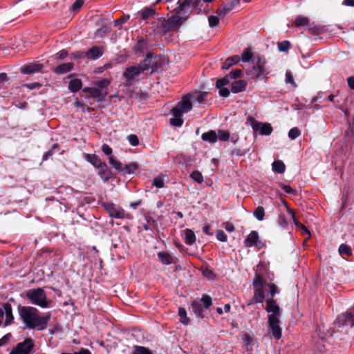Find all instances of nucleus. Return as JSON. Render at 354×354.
Here are the masks:
<instances>
[{
	"instance_id": "obj_5",
	"label": "nucleus",
	"mask_w": 354,
	"mask_h": 354,
	"mask_svg": "<svg viewBox=\"0 0 354 354\" xmlns=\"http://www.w3.org/2000/svg\"><path fill=\"white\" fill-rule=\"evenodd\" d=\"M254 66L248 71V75L253 79L262 80L267 77L270 70L266 67L264 57L257 56L253 59Z\"/></svg>"
},
{
	"instance_id": "obj_57",
	"label": "nucleus",
	"mask_w": 354,
	"mask_h": 354,
	"mask_svg": "<svg viewBox=\"0 0 354 354\" xmlns=\"http://www.w3.org/2000/svg\"><path fill=\"white\" fill-rule=\"evenodd\" d=\"M286 82L291 84H295L293 75L290 71H286Z\"/></svg>"
},
{
	"instance_id": "obj_19",
	"label": "nucleus",
	"mask_w": 354,
	"mask_h": 354,
	"mask_svg": "<svg viewBox=\"0 0 354 354\" xmlns=\"http://www.w3.org/2000/svg\"><path fill=\"white\" fill-rule=\"evenodd\" d=\"M191 310L197 318H204L203 313L205 310V309L203 308L202 304H201L199 301H194L192 303Z\"/></svg>"
},
{
	"instance_id": "obj_26",
	"label": "nucleus",
	"mask_w": 354,
	"mask_h": 354,
	"mask_svg": "<svg viewBox=\"0 0 354 354\" xmlns=\"http://www.w3.org/2000/svg\"><path fill=\"white\" fill-rule=\"evenodd\" d=\"M185 234V243L187 245H192L196 241V236L194 232L190 229H186L184 231Z\"/></svg>"
},
{
	"instance_id": "obj_35",
	"label": "nucleus",
	"mask_w": 354,
	"mask_h": 354,
	"mask_svg": "<svg viewBox=\"0 0 354 354\" xmlns=\"http://www.w3.org/2000/svg\"><path fill=\"white\" fill-rule=\"evenodd\" d=\"M178 315L180 317V322L184 324L187 325L189 322V319L187 315V311L184 308H178Z\"/></svg>"
},
{
	"instance_id": "obj_47",
	"label": "nucleus",
	"mask_w": 354,
	"mask_h": 354,
	"mask_svg": "<svg viewBox=\"0 0 354 354\" xmlns=\"http://www.w3.org/2000/svg\"><path fill=\"white\" fill-rule=\"evenodd\" d=\"M230 83V80L227 75L223 78L218 79L216 81V88H223L225 86L227 85Z\"/></svg>"
},
{
	"instance_id": "obj_7",
	"label": "nucleus",
	"mask_w": 354,
	"mask_h": 354,
	"mask_svg": "<svg viewBox=\"0 0 354 354\" xmlns=\"http://www.w3.org/2000/svg\"><path fill=\"white\" fill-rule=\"evenodd\" d=\"M101 205L111 218L129 220L133 218L131 214L127 213L123 208L112 202L104 201Z\"/></svg>"
},
{
	"instance_id": "obj_28",
	"label": "nucleus",
	"mask_w": 354,
	"mask_h": 354,
	"mask_svg": "<svg viewBox=\"0 0 354 354\" xmlns=\"http://www.w3.org/2000/svg\"><path fill=\"white\" fill-rule=\"evenodd\" d=\"M272 169L274 172L283 174L285 171L286 165L281 160H275L272 164Z\"/></svg>"
},
{
	"instance_id": "obj_51",
	"label": "nucleus",
	"mask_w": 354,
	"mask_h": 354,
	"mask_svg": "<svg viewBox=\"0 0 354 354\" xmlns=\"http://www.w3.org/2000/svg\"><path fill=\"white\" fill-rule=\"evenodd\" d=\"M84 4L83 0H76L71 6V10L74 12H78Z\"/></svg>"
},
{
	"instance_id": "obj_41",
	"label": "nucleus",
	"mask_w": 354,
	"mask_h": 354,
	"mask_svg": "<svg viewBox=\"0 0 354 354\" xmlns=\"http://www.w3.org/2000/svg\"><path fill=\"white\" fill-rule=\"evenodd\" d=\"M132 354H152L151 351L144 346H134Z\"/></svg>"
},
{
	"instance_id": "obj_63",
	"label": "nucleus",
	"mask_w": 354,
	"mask_h": 354,
	"mask_svg": "<svg viewBox=\"0 0 354 354\" xmlns=\"http://www.w3.org/2000/svg\"><path fill=\"white\" fill-rule=\"evenodd\" d=\"M281 187L287 194H292L294 189L288 185L281 184Z\"/></svg>"
},
{
	"instance_id": "obj_60",
	"label": "nucleus",
	"mask_w": 354,
	"mask_h": 354,
	"mask_svg": "<svg viewBox=\"0 0 354 354\" xmlns=\"http://www.w3.org/2000/svg\"><path fill=\"white\" fill-rule=\"evenodd\" d=\"M102 150L106 155L109 156V158L112 156V149L108 145L104 144L102 146Z\"/></svg>"
},
{
	"instance_id": "obj_61",
	"label": "nucleus",
	"mask_w": 354,
	"mask_h": 354,
	"mask_svg": "<svg viewBox=\"0 0 354 354\" xmlns=\"http://www.w3.org/2000/svg\"><path fill=\"white\" fill-rule=\"evenodd\" d=\"M230 90L227 88H219V95L223 97H227L230 95Z\"/></svg>"
},
{
	"instance_id": "obj_22",
	"label": "nucleus",
	"mask_w": 354,
	"mask_h": 354,
	"mask_svg": "<svg viewBox=\"0 0 354 354\" xmlns=\"http://www.w3.org/2000/svg\"><path fill=\"white\" fill-rule=\"evenodd\" d=\"M317 333L319 338L324 339L327 337L332 336L333 330L330 328H326L324 325H320L317 328Z\"/></svg>"
},
{
	"instance_id": "obj_25",
	"label": "nucleus",
	"mask_w": 354,
	"mask_h": 354,
	"mask_svg": "<svg viewBox=\"0 0 354 354\" xmlns=\"http://www.w3.org/2000/svg\"><path fill=\"white\" fill-rule=\"evenodd\" d=\"M264 299V291L261 288H258L254 292V295L251 299L248 305H252L257 303H263Z\"/></svg>"
},
{
	"instance_id": "obj_64",
	"label": "nucleus",
	"mask_w": 354,
	"mask_h": 354,
	"mask_svg": "<svg viewBox=\"0 0 354 354\" xmlns=\"http://www.w3.org/2000/svg\"><path fill=\"white\" fill-rule=\"evenodd\" d=\"M347 82L348 87L351 89L354 90V76L349 77L347 79Z\"/></svg>"
},
{
	"instance_id": "obj_59",
	"label": "nucleus",
	"mask_w": 354,
	"mask_h": 354,
	"mask_svg": "<svg viewBox=\"0 0 354 354\" xmlns=\"http://www.w3.org/2000/svg\"><path fill=\"white\" fill-rule=\"evenodd\" d=\"M68 56V52L66 50H62L55 54V58L57 59H63Z\"/></svg>"
},
{
	"instance_id": "obj_33",
	"label": "nucleus",
	"mask_w": 354,
	"mask_h": 354,
	"mask_svg": "<svg viewBox=\"0 0 354 354\" xmlns=\"http://www.w3.org/2000/svg\"><path fill=\"white\" fill-rule=\"evenodd\" d=\"M253 57V53L251 50V48H245L241 54V57H240L241 60L243 62H249L252 61Z\"/></svg>"
},
{
	"instance_id": "obj_15",
	"label": "nucleus",
	"mask_w": 354,
	"mask_h": 354,
	"mask_svg": "<svg viewBox=\"0 0 354 354\" xmlns=\"http://www.w3.org/2000/svg\"><path fill=\"white\" fill-rule=\"evenodd\" d=\"M156 59V55L149 53L147 54L145 58L138 65L143 72L150 68H151L152 71L157 70L158 67L155 62Z\"/></svg>"
},
{
	"instance_id": "obj_8",
	"label": "nucleus",
	"mask_w": 354,
	"mask_h": 354,
	"mask_svg": "<svg viewBox=\"0 0 354 354\" xmlns=\"http://www.w3.org/2000/svg\"><path fill=\"white\" fill-rule=\"evenodd\" d=\"M190 13H192L190 10H180V5L177 8L176 15L170 17L167 22L164 21L165 31L169 30L170 28L179 27L187 19Z\"/></svg>"
},
{
	"instance_id": "obj_18",
	"label": "nucleus",
	"mask_w": 354,
	"mask_h": 354,
	"mask_svg": "<svg viewBox=\"0 0 354 354\" xmlns=\"http://www.w3.org/2000/svg\"><path fill=\"white\" fill-rule=\"evenodd\" d=\"M43 68V64L34 62L24 65L21 68V73L24 74H33L39 72Z\"/></svg>"
},
{
	"instance_id": "obj_20",
	"label": "nucleus",
	"mask_w": 354,
	"mask_h": 354,
	"mask_svg": "<svg viewBox=\"0 0 354 354\" xmlns=\"http://www.w3.org/2000/svg\"><path fill=\"white\" fill-rule=\"evenodd\" d=\"M158 257L162 263L170 265L175 263L176 258L166 252H160L158 253Z\"/></svg>"
},
{
	"instance_id": "obj_23",
	"label": "nucleus",
	"mask_w": 354,
	"mask_h": 354,
	"mask_svg": "<svg viewBox=\"0 0 354 354\" xmlns=\"http://www.w3.org/2000/svg\"><path fill=\"white\" fill-rule=\"evenodd\" d=\"M85 159L95 167L99 169L104 164L100 158L95 154H85Z\"/></svg>"
},
{
	"instance_id": "obj_4",
	"label": "nucleus",
	"mask_w": 354,
	"mask_h": 354,
	"mask_svg": "<svg viewBox=\"0 0 354 354\" xmlns=\"http://www.w3.org/2000/svg\"><path fill=\"white\" fill-rule=\"evenodd\" d=\"M110 80L102 79L95 82V87H85L83 92L88 94L89 97H93L98 102H103L109 94L108 87L110 85Z\"/></svg>"
},
{
	"instance_id": "obj_34",
	"label": "nucleus",
	"mask_w": 354,
	"mask_h": 354,
	"mask_svg": "<svg viewBox=\"0 0 354 354\" xmlns=\"http://www.w3.org/2000/svg\"><path fill=\"white\" fill-rule=\"evenodd\" d=\"M4 309H5L4 313L6 315L5 326H7V325L10 324L12 322L14 317L12 316V308L10 305H7L6 306H5Z\"/></svg>"
},
{
	"instance_id": "obj_45",
	"label": "nucleus",
	"mask_w": 354,
	"mask_h": 354,
	"mask_svg": "<svg viewBox=\"0 0 354 354\" xmlns=\"http://www.w3.org/2000/svg\"><path fill=\"white\" fill-rule=\"evenodd\" d=\"M202 139L209 143H214L218 140L217 134H202Z\"/></svg>"
},
{
	"instance_id": "obj_54",
	"label": "nucleus",
	"mask_w": 354,
	"mask_h": 354,
	"mask_svg": "<svg viewBox=\"0 0 354 354\" xmlns=\"http://www.w3.org/2000/svg\"><path fill=\"white\" fill-rule=\"evenodd\" d=\"M216 239L221 242H225L227 240V236L223 230H218L216 232Z\"/></svg>"
},
{
	"instance_id": "obj_14",
	"label": "nucleus",
	"mask_w": 354,
	"mask_h": 354,
	"mask_svg": "<svg viewBox=\"0 0 354 354\" xmlns=\"http://www.w3.org/2000/svg\"><path fill=\"white\" fill-rule=\"evenodd\" d=\"M335 324L338 327L347 326L352 327L354 326V314L352 312L347 311L337 316Z\"/></svg>"
},
{
	"instance_id": "obj_37",
	"label": "nucleus",
	"mask_w": 354,
	"mask_h": 354,
	"mask_svg": "<svg viewBox=\"0 0 354 354\" xmlns=\"http://www.w3.org/2000/svg\"><path fill=\"white\" fill-rule=\"evenodd\" d=\"M254 216L259 221H261L264 219L265 211L264 208L261 206L257 207L254 211Z\"/></svg>"
},
{
	"instance_id": "obj_55",
	"label": "nucleus",
	"mask_w": 354,
	"mask_h": 354,
	"mask_svg": "<svg viewBox=\"0 0 354 354\" xmlns=\"http://www.w3.org/2000/svg\"><path fill=\"white\" fill-rule=\"evenodd\" d=\"M203 274L205 277L207 278L208 279H213L215 277V274L213 272V271L209 268H205L203 271Z\"/></svg>"
},
{
	"instance_id": "obj_53",
	"label": "nucleus",
	"mask_w": 354,
	"mask_h": 354,
	"mask_svg": "<svg viewBox=\"0 0 354 354\" xmlns=\"http://www.w3.org/2000/svg\"><path fill=\"white\" fill-rule=\"evenodd\" d=\"M208 22H209V26L210 27H215L219 23V18L217 16H214V15L209 16L208 17Z\"/></svg>"
},
{
	"instance_id": "obj_9",
	"label": "nucleus",
	"mask_w": 354,
	"mask_h": 354,
	"mask_svg": "<svg viewBox=\"0 0 354 354\" xmlns=\"http://www.w3.org/2000/svg\"><path fill=\"white\" fill-rule=\"evenodd\" d=\"M109 160L111 166L115 169L124 175L135 174L139 167V165L136 162H132L127 165H123L120 161L116 160L113 156L109 158Z\"/></svg>"
},
{
	"instance_id": "obj_48",
	"label": "nucleus",
	"mask_w": 354,
	"mask_h": 354,
	"mask_svg": "<svg viewBox=\"0 0 354 354\" xmlns=\"http://www.w3.org/2000/svg\"><path fill=\"white\" fill-rule=\"evenodd\" d=\"M146 46H147L146 41L145 39H140L137 42L136 45L135 46L134 50L136 52H140L142 50H144V49L145 48Z\"/></svg>"
},
{
	"instance_id": "obj_24",
	"label": "nucleus",
	"mask_w": 354,
	"mask_h": 354,
	"mask_svg": "<svg viewBox=\"0 0 354 354\" xmlns=\"http://www.w3.org/2000/svg\"><path fill=\"white\" fill-rule=\"evenodd\" d=\"M74 64L72 62L63 63L58 65L55 71L57 74H64L70 72L73 68Z\"/></svg>"
},
{
	"instance_id": "obj_31",
	"label": "nucleus",
	"mask_w": 354,
	"mask_h": 354,
	"mask_svg": "<svg viewBox=\"0 0 354 354\" xmlns=\"http://www.w3.org/2000/svg\"><path fill=\"white\" fill-rule=\"evenodd\" d=\"M207 93L205 92H196L194 94H192V100L193 102H197L198 103H203L206 100L207 98Z\"/></svg>"
},
{
	"instance_id": "obj_43",
	"label": "nucleus",
	"mask_w": 354,
	"mask_h": 354,
	"mask_svg": "<svg viewBox=\"0 0 354 354\" xmlns=\"http://www.w3.org/2000/svg\"><path fill=\"white\" fill-rule=\"evenodd\" d=\"M227 5H226L225 7H224V13L223 15H225L226 13H227L228 12H230V10H232L234 6L238 4L240 1V0H227Z\"/></svg>"
},
{
	"instance_id": "obj_44",
	"label": "nucleus",
	"mask_w": 354,
	"mask_h": 354,
	"mask_svg": "<svg viewBox=\"0 0 354 354\" xmlns=\"http://www.w3.org/2000/svg\"><path fill=\"white\" fill-rule=\"evenodd\" d=\"M218 139L221 141H227L230 139H231V141L234 142V144L237 142V139H235V137L237 136V134H232V136L230 137L231 134H218Z\"/></svg>"
},
{
	"instance_id": "obj_42",
	"label": "nucleus",
	"mask_w": 354,
	"mask_h": 354,
	"mask_svg": "<svg viewBox=\"0 0 354 354\" xmlns=\"http://www.w3.org/2000/svg\"><path fill=\"white\" fill-rule=\"evenodd\" d=\"M156 12L153 8H145L141 11V17L143 20L148 19L150 17L155 15Z\"/></svg>"
},
{
	"instance_id": "obj_49",
	"label": "nucleus",
	"mask_w": 354,
	"mask_h": 354,
	"mask_svg": "<svg viewBox=\"0 0 354 354\" xmlns=\"http://www.w3.org/2000/svg\"><path fill=\"white\" fill-rule=\"evenodd\" d=\"M290 44L288 41H283L278 43V48L281 52H286L290 48Z\"/></svg>"
},
{
	"instance_id": "obj_52",
	"label": "nucleus",
	"mask_w": 354,
	"mask_h": 354,
	"mask_svg": "<svg viewBox=\"0 0 354 354\" xmlns=\"http://www.w3.org/2000/svg\"><path fill=\"white\" fill-rule=\"evenodd\" d=\"M127 140L132 146H137L139 143V140L136 134H129L127 136Z\"/></svg>"
},
{
	"instance_id": "obj_16",
	"label": "nucleus",
	"mask_w": 354,
	"mask_h": 354,
	"mask_svg": "<svg viewBox=\"0 0 354 354\" xmlns=\"http://www.w3.org/2000/svg\"><path fill=\"white\" fill-rule=\"evenodd\" d=\"M142 73H143V71L139 65L130 66L125 69L123 73V76L127 82H131Z\"/></svg>"
},
{
	"instance_id": "obj_11",
	"label": "nucleus",
	"mask_w": 354,
	"mask_h": 354,
	"mask_svg": "<svg viewBox=\"0 0 354 354\" xmlns=\"http://www.w3.org/2000/svg\"><path fill=\"white\" fill-rule=\"evenodd\" d=\"M246 124L250 126L254 133H272V128L269 123H263L256 120L253 117L247 118Z\"/></svg>"
},
{
	"instance_id": "obj_56",
	"label": "nucleus",
	"mask_w": 354,
	"mask_h": 354,
	"mask_svg": "<svg viewBox=\"0 0 354 354\" xmlns=\"http://www.w3.org/2000/svg\"><path fill=\"white\" fill-rule=\"evenodd\" d=\"M278 225L282 228H286L288 222L284 216L280 215L277 220Z\"/></svg>"
},
{
	"instance_id": "obj_6",
	"label": "nucleus",
	"mask_w": 354,
	"mask_h": 354,
	"mask_svg": "<svg viewBox=\"0 0 354 354\" xmlns=\"http://www.w3.org/2000/svg\"><path fill=\"white\" fill-rule=\"evenodd\" d=\"M26 297L30 301L31 304L41 308H47L50 306L51 302L47 299L45 291L41 288L28 290Z\"/></svg>"
},
{
	"instance_id": "obj_36",
	"label": "nucleus",
	"mask_w": 354,
	"mask_h": 354,
	"mask_svg": "<svg viewBox=\"0 0 354 354\" xmlns=\"http://www.w3.org/2000/svg\"><path fill=\"white\" fill-rule=\"evenodd\" d=\"M111 31V28L106 26L98 28L95 32V37L98 38L104 37L108 32Z\"/></svg>"
},
{
	"instance_id": "obj_58",
	"label": "nucleus",
	"mask_w": 354,
	"mask_h": 354,
	"mask_svg": "<svg viewBox=\"0 0 354 354\" xmlns=\"http://www.w3.org/2000/svg\"><path fill=\"white\" fill-rule=\"evenodd\" d=\"M12 335L10 333H7L2 338L0 339V347L6 344L10 339L11 338Z\"/></svg>"
},
{
	"instance_id": "obj_62",
	"label": "nucleus",
	"mask_w": 354,
	"mask_h": 354,
	"mask_svg": "<svg viewBox=\"0 0 354 354\" xmlns=\"http://www.w3.org/2000/svg\"><path fill=\"white\" fill-rule=\"evenodd\" d=\"M129 19V15H125L122 18L117 19L114 21L115 26L125 23Z\"/></svg>"
},
{
	"instance_id": "obj_12",
	"label": "nucleus",
	"mask_w": 354,
	"mask_h": 354,
	"mask_svg": "<svg viewBox=\"0 0 354 354\" xmlns=\"http://www.w3.org/2000/svg\"><path fill=\"white\" fill-rule=\"evenodd\" d=\"M244 245L247 248L255 247L261 250L265 247V244L260 240L259 233L257 231H252L245 238Z\"/></svg>"
},
{
	"instance_id": "obj_46",
	"label": "nucleus",
	"mask_w": 354,
	"mask_h": 354,
	"mask_svg": "<svg viewBox=\"0 0 354 354\" xmlns=\"http://www.w3.org/2000/svg\"><path fill=\"white\" fill-rule=\"evenodd\" d=\"M152 185L157 188H162L165 186L164 179L161 176H157L153 180Z\"/></svg>"
},
{
	"instance_id": "obj_40",
	"label": "nucleus",
	"mask_w": 354,
	"mask_h": 354,
	"mask_svg": "<svg viewBox=\"0 0 354 354\" xmlns=\"http://www.w3.org/2000/svg\"><path fill=\"white\" fill-rule=\"evenodd\" d=\"M201 303H203V308L207 310L208 309L212 304V300L210 296L207 295H203L201 301H199Z\"/></svg>"
},
{
	"instance_id": "obj_1",
	"label": "nucleus",
	"mask_w": 354,
	"mask_h": 354,
	"mask_svg": "<svg viewBox=\"0 0 354 354\" xmlns=\"http://www.w3.org/2000/svg\"><path fill=\"white\" fill-rule=\"evenodd\" d=\"M19 315L27 328L37 330H44L51 317L50 313L39 316V310L32 306H19Z\"/></svg>"
},
{
	"instance_id": "obj_21",
	"label": "nucleus",
	"mask_w": 354,
	"mask_h": 354,
	"mask_svg": "<svg viewBox=\"0 0 354 354\" xmlns=\"http://www.w3.org/2000/svg\"><path fill=\"white\" fill-rule=\"evenodd\" d=\"M247 86V82L243 80L234 81L231 86V91L234 93H238L243 91Z\"/></svg>"
},
{
	"instance_id": "obj_13",
	"label": "nucleus",
	"mask_w": 354,
	"mask_h": 354,
	"mask_svg": "<svg viewBox=\"0 0 354 354\" xmlns=\"http://www.w3.org/2000/svg\"><path fill=\"white\" fill-rule=\"evenodd\" d=\"M203 5L202 0H185L180 4V10H190L192 12H196L197 14H200L202 12Z\"/></svg>"
},
{
	"instance_id": "obj_2",
	"label": "nucleus",
	"mask_w": 354,
	"mask_h": 354,
	"mask_svg": "<svg viewBox=\"0 0 354 354\" xmlns=\"http://www.w3.org/2000/svg\"><path fill=\"white\" fill-rule=\"evenodd\" d=\"M266 312L268 315V325L272 335L276 339L281 337V328L279 326L281 311L277 301L272 299L266 300Z\"/></svg>"
},
{
	"instance_id": "obj_29",
	"label": "nucleus",
	"mask_w": 354,
	"mask_h": 354,
	"mask_svg": "<svg viewBox=\"0 0 354 354\" xmlns=\"http://www.w3.org/2000/svg\"><path fill=\"white\" fill-rule=\"evenodd\" d=\"M82 86V81L79 79H73L69 82L68 88L71 92H77Z\"/></svg>"
},
{
	"instance_id": "obj_10",
	"label": "nucleus",
	"mask_w": 354,
	"mask_h": 354,
	"mask_svg": "<svg viewBox=\"0 0 354 354\" xmlns=\"http://www.w3.org/2000/svg\"><path fill=\"white\" fill-rule=\"evenodd\" d=\"M35 344L30 337L26 338L13 347L10 354H32Z\"/></svg>"
},
{
	"instance_id": "obj_30",
	"label": "nucleus",
	"mask_w": 354,
	"mask_h": 354,
	"mask_svg": "<svg viewBox=\"0 0 354 354\" xmlns=\"http://www.w3.org/2000/svg\"><path fill=\"white\" fill-rule=\"evenodd\" d=\"M294 24L297 27L309 26L310 19L306 17L299 15L295 18Z\"/></svg>"
},
{
	"instance_id": "obj_32",
	"label": "nucleus",
	"mask_w": 354,
	"mask_h": 354,
	"mask_svg": "<svg viewBox=\"0 0 354 354\" xmlns=\"http://www.w3.org/2000/svg\"><path fill=\"white\" fill-rule=\"evenodd\" d=\"M326 30V28L324 26L320 25H314L313 26L309 28V32L313 35H319L324 33Z\"/></svg>"
},
{
	"instance_id": "obj_17",
	"label": "nucleus",
	"mask_w": 354,
	"mask_h": 354,
	"mask_svg": "<svg viewBox=\"0 0 354 354\" xmlns=\"http://www.w3.org/2000/svg\"><path fill=\"white\" fill-rule=\"evenodd\" d=\"M104 48L102 46H93L85 53V56L92 60H95L102 56Z\"/></svg>"
},
{
	"instance_id": "obj_38",
	"label": "nucleus",
	"mask_w": 354,
	"mask_h": 354,
	"mask_svg": "<svg viewBox=\"0 0 354 354\" xmlns=\"http://www.w3.org/2000/svg\"><path fill=\"white\" fill-rule=\"evenodd\" d=\"M190 178L198 183H202L204 180L203 176L201 171L196 170L191 173Z\"/></svg>"
},
{
	"instance_id": "obj_3",
	"label": "nucleus",
	"mask_w": 354,
	"mask_h": 354,
	"mask_svg": "<svg viewBox=\"0 0 354 354\" xmlns=\"http://www.w3.org/2000/svg\"><path fill=\"white\" fill-rule=\"evenodd\" d=\"M192 109V94H186L176 106L171 109L172 118L170 124L174 127H180L183 123V115Z\"/></svg>"
},
{
	"instance_id": "obj_27",
	"label": "nucleus",
	"mask_w": 354,
	"mask_h": 354,
	"mask_svg": "<svg viewBox=\"0 0 354 354\" xmlns=\"http://www.w3.org/2000/svg\"><path fill=\"white\" fill-rule=\"evenodd\" d=\"M99 175L104 181H107L111 177V172L104 163L101 168H99Z\"/></svg>"
},
{
	"instance_id": "obj_39",
	"label": "nucleus",
	"mask_w": 354,
	"mask_h": 354,
	"mask_svg": "<svg viewBox=\"0 0 354 354\" xmlns=\"http://www.w3.org/2000/svg\"><path fill=\"white\" fill-rule=\"evenodd\" d=\"M339 253L341 255L351 256L352 254V250L348 245L342 243L339 247Z\"/></svg>"
},
{
	"instance_id": "obj_50",
	"label": "nucleus",
	"mask_w": 354,
	"mask_h": 354,
	"mask_svg": "<svg viewBox=\"0 0 354 354\" xmlns=\"http://www.w3.org/2000/svg\"><path fill=\"white\" fill-rule=\"evenodd\" d=\"M242 71L241 69H235L232 71L227 75L229 80H236L241 76Z\"/></svg>"
}]
</instances>
